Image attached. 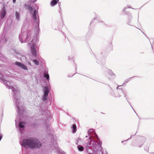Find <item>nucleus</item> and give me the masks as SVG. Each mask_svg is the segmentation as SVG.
Listing matches in <instances>:
<instances>
[{"mask_svg":"<svg viewBox=\"0 0 154 154\" xmlns=\"http://www.w3.org/2000/svg\"><path fill=\"white\" fill-rule=\"evenodd\" d=\"M22 145L25 148L28 146L29 148H38L41 146V144L36 139L32 138L29 139H24L22 142Z\"/></svg>","mask_w":154,"mask_h":154,"instance_id":"1","label":"nucleus"},{"mask_svg":"<svg viewBox=\"0 0 154 154\" xmlns=\"http://www.w3.org/2000/svg\"><path fill=\"white\" fill-rule=\"evenodd\" d=\"M47 96L44 95L43 97V100H46L47 99Z\"/></svg>","mask_w":154,"mask_h":154,"instance_id":"17","label":"nucleus"},{"mask_svg":"<svg viewBox=\"0 0 154 154\" xmlns=\"http://www.w3.org/2000/svg\"><path fill=\"white\" fill-rule=\"evenodd\" d=\"M59 0H53L51 2V5L52 6H53L56 5L59 2Z\"/></svg>","mask_w":154,"mask_h":154,"instance_id":"6","label":"nucleus"},{"mask_svg":"<svg viewBox=\"0 0 154 154\" xmlns=\"http://www.w3.org/2000/svg\"><path fill=\"white\" fill-rule=\"evenodd\" d=\"M78 148L79 150L81 151H83L84 149L83 147L82 146L80 145L78 146Z\"/></svg>","mask_w":154,"mask_h":154,"instance_id":"9","label":"nucleus"},{"mask_svg":"<svg viewBox=\"0 0 154 154\" xmlns=\"http://www.w3.org/2000/svg\"><path fill=\"white\" fill-rule=\"evenodd\" d=\"M28 9L30 11V13H32V11H34V9H35L34 8L33 9V8L31 6H28Z\"/></svg>","mask_w":154,"mask_h":154,"instance_id":"10","label":"nucleus"},{"mask_svg":"<svg viewBox=\"0 0 154 154\" xmlns=\"http://www.w3.org/2000/svg\"><path fill=\"white\" fill-rule=\"evenodd\" d=\"M16 0H13V3H15L16 2Z\"/></svg>","mask_w":154,"mask_h":154,"instance_id":"18","label":"nucleus"},{"mask_svg":"<svg viewBox=\"0 0 154 154\" xmlns=\"http://www.w3.org/2000/svg\"><path fill=\"white\" fill-rule=\"evenodd\" d=\"M2 136H0V141L1 140V139H2Z\"/></svg>","mask_w":154,"mask_h":154,"instance_id":"20","label":"nucleus"},{"mask_svg":"<svg viewBox=\"0 0 154 154\" xmlns=\"http://www.w3.org/2000/svg\"><path fill=\"white\" fill-rule=\"evenodd\" d=\"M123 93V91H121L119 92V93H118V94L117 95V96H116V97H119L121 96L122 94Z\"/></svg>","mask_w":154,"mask_h":154,"instance_id":"14","label":"nucleus"},{"mask_svg":"<svg viewBox=\"0 0 154 154\" xmlns=\"http://www.w3.org/2000/svg\"><path fill=\"white\" fill-rule=\"evenodd\" d=\"M15 64L25 70H26L27 69V66L21 63L18 62H16L15 63Z\"/></svg>","mask_w":154,"mask_h":154,"instance_id":"3","label":"nucleus"},{"mask_svg":"<svg viewBox=\"0 0 154 154\" xmlns=\"http://www.w3.org/2000/svg\"><path fill=\"white\" fill-rule=\"evenodd\" d=\"M93 131V130H91H91H89V131H88V132H91V131Z\"/></svg>","mask_w":154,"mask_h":154,"instance_id":"19","label":"nucleus"},{"mask_svg":"<svg viewBox=\"0 0 154 154\" xmlns=\"http://www.w3.org/2000/svg\"><path fill=\"white\" fill-rule=\"evenodd\" d=\"M89 141H88V143L87 144V146H90L91 144V139H89Z\"/></svg>","mask_w":154,"mask_h":154,"instance_id":"15","label":"nucleus"},{"mask_svg":"<svg viewBox=\"0 0 154 154\" xmlns=\"http://www.w3.org/2000/svg\"><path fill=\"white\" fill-rule=\"evenodd\" d=\"M35 44H33L31 47V50L32 55L34 56L37 57L38 55V52L36 50Z\"/></svg>","mask_w":154,"mask_h":154,"instance_id":"2","label":"nucleus"},{"mask_svg":"<svg viewBox=\"0 0 154 154\" xmlns=\"http://www.w3.org/2000/svg\"><path fill=\"white\" fill-rule=\"evenodd\" d=\"M15 14H16V17L17 19L18 20H19L20 19L19 14L17 11H16V12Z\"/></svg>","mask_w":154,"mask_h":154,"instance_id":"12","label":"nucleus"},{"mask_svg":"<svg viewBox=\"0 0 154 154\" xmlns=\"http://www.w3.org/2000/svg\"><path fill=\"white\" fill-rule=\"evenodd\" d=\"M36 10L35 9H34V11L32 13H31L32 14V17L33 18V19L36 20H37V18H36Z\"/></svg>","mask_w":154,"mask_h":154,"instance_id":"5","label":"nucleus"},{"mask_svg":"<svg viewBox=\"0 0 154 154\" xmlns=\"http://www.w3.org/2000/svg\"><path fill=\"white\" fill-rule=\"evenodd\" d=\"M49 93V91L47 87H46L45 88V92L44 93V94L45 96H48V94Z\"/></svg>","mask_w":154,"mask_h":154,"instance_id":"7","label":"nucleus"},{"mask_svg":"<svg viewBox=\"0 0 154 154\" xmlns=\"http://www.w3.org/2000/svg\"><path fill=\"white\" fill-rule=\"evenodd\" d=\"M44 77L46 78L47 79H49V75L48 73H45L44 74Z\"/></svg>","mask_w":154,"mask_h":154,"instance_id":"13","label":"nucleus"},{"mask_svg":"<svg viewBox=\"0 0 154 154\" xmlns=\"http://www.w3.org/2000/svg\"><path fill=\"white\" fill-rule=\"evenodd\" d=\"M33 61L36 65H38L39 64L38 61L36 60H33Z\"/></svg>","mask_w":154,"mask_h":154,"instance_id":"16","label":"nucleus"},{"mask_svg":"<svg viewBox=\"0 0 154 154\" xmlns=\"http://www.w3.org/2000/svg\"><path fill=\"white\" fill-rule=\"evenodd\" d=\"M25 124V123L24 122H21L19 124V127L20 128H23L24 127V125Z\"/></svg>","mask_w":154,"mask_h":154,"instance_id":"11","label":"nucleus"},{"mask_svg":"<svg viewBox=\"0 0 154 154\" xmlns=\"http://www.w3.org/2000/svg\"><path fill=\"white\" fill-rule=\"evenodd\" d=\"M6 12L4 8H3L2 10L0 13V18L3 19L5 17Z\"/></svg>","mask_w":154,"mask_h":154,"instance_id":"4","label":"nucleus"},{"mask_svg":"<svg viewBox=\"0 0 154 154\" xmlns=\"http://www.w3.org/2000/svg\"><path fill=\"white\" fill-rule=\"evenodd\" d=\"M72 131L73 133L75 132L77 130L76 126L75 124H74L72 125Z\"/></svg>","mask_w":154,"mask_h":154,"instance_id":"8","label":"nucleus"}]
</instances>
